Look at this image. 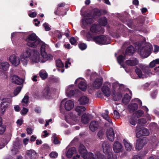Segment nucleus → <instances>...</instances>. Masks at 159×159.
<instances>
[{"label":"nucleus","mask_w":159,"mask_h":159,"mask_svg":"<svg viewBox=\"0 0 159 159\" xmlns=\"http://www.w3.org/2000/svg\"><path fill=\"white\" fill-rule=\"evenodd\" d=\"M102 147L103 152L107 155V159L99 152H96L94 154L91 152L88 153L85 146L83 144L80 145L78 152L84 159H113V154L110 151L108 142H104Z\"/></svg>","instance_id":"1"},{"label":"nucleus","mask_w":159,"mask_h":159,"mask_svg":"<svg viewBox=\"0 0 159 159\" xmlns=\"http://www.w3.org/2000/svg\"><path fill=\"white\" fill-rule=\"evenodd\" d=\"M48 49V45L45 43L42 44L41 47V56L39 52L36 50L34 51L32 56L30 57V59L33 62H45L48 60H51L52 57L50 54H48L46 52Z\"/></svg>","instance_id":"2"},{"label":"nucleus","mask_w":159,"mask_h":159,"mask_svg":"<svg viewBox=\"0 0 159 159\" xmlns=\"http://www.w3.org/2000/svg\"><path fill=\"white\" fill-rule=\"evenodd\" d=\"M86 108L85 107L82 106H78L75 107V111L77 113V115L76 116L74 113L70 112L66 116V120L69 124L70 125H74L78 122L80 120L79 116L85 111Z\"/></svg>","instance_id":"3"},{"label":"nucleus","mask_w":159,"mask_h":159,"mask_svg":"<svg viewBox=\"0 0 159 159\" xmlns=\"http://www.w3.org/2000/svg\"><path fill=\"white\" fill-rule=\"evenodd\" d=\"M101 14V10L98 8H94L93 10V15L91 16L90 14H88L82 19V23L85 27L88 24H90L93 22L92 18H96L99 17Z\"/></svg>","instance_id":"4"},{"label":"nucleus","mask_w":159,"mask_h":159,"mask_svg":"<svg viewBox=\"0 0 159 159\" xmlns=\"http://www.w3.org/2000/svg\"><path fill=\"white\" fill-rule=\"evenodd\" d=\"M112 86L114 99L116 101H118L122 97L121 89L124 87V86L123 84H119L118 82H116L113 83Z\"/></svg>","instance_id":"5"},{"label":"nucleus","mask_w":159,"mask_h":159,"mask_svg":"<svg viewBox=\"0 0 159 159\" xmlns=\"http://www.w3.org/2000/svg\"><path fill=\"white\" fill-rule=\"evenodd\" d=\"M142 70L139 68L136 67L135 69V73L140 78H146L151 76L152 74L151 72L150 68L148 66H143L142 68Z\"/></svg>","instance_id":"6"},{"label":"nucleus","mask_w":159,"mask_h":159,"mask_svg":"<svg viewBox=\"0 0 159 159\" xmlns=\"http://www.w3.org/2000/svg\"><path fill=\"white\" fill-rule=\"evenodd\" d=\"M27 46L32 48H36L40 43V41L35 34L30 35L26 39Z\"/></svg>","instance_id":"7"},{"label":"nucleus","mask_w":159,"mask_h":159,"mask_svg":"<svg viewBox=\"0 0 159 159\" xmlns=\"http://www.w3.org/2000/svg\"><path fill=\"white\" fill-rule=\"evenodd\" d=\"M152 48V47L151 44H147L139 50L140 56L144 57H148L151 53Z\"/></svg>","instance_id":"8"},{"label":"nucleus","mask_w":159,"mask_h":159,"mask_svg":"<svg viewBox=\"0 0 159 159\" xmlns=\"http://www.w3.org/2000/svg\"><path fill=\"white\" fill-rule=\"evenodd\" d=\"M93 40L97 44L102 45L109 44L110 39L108 37L102 35L94 37Z\"/></svg>","instance_id":"9"},{"label":"nucleus","mask_w":159,"mask_h":159,"mask_svg":"<svg viewBox=\"0 0 159 159\" xmlns=\"http://www.w3.org/2000/svg\"><path fill=\"white\" fill-rule=\"evenodd\" d=\"M74 101L70 100L66 101L64 99L61 102V106L60 107V111L62 113L61 107H64V108L67 111L71 110L74 107Z\"/></svg>","instance_id":"10"},{"label":"nucleus","mask_w":159,"mask_h":159,"mask_svg":"<svg viewBox=\"0 0 159 159\" xmlns=\"http://www.w3.org/2000/svg\"><path fill=\"white\" fill-rule=\"evenodd\" d=\"M143 113V111L139 110L134 113L132 116H128L129 121L130 123L132 125H135L136 123V118L141 116Z\"/></svg>","instance_id":"11"},{"label":"nucleus","mask_w":159,"mask_h":159,"mask_svg":"<svg viewBox=\"0 0 159 159\" xmlns=\"http://www.w3.org/2000/svg\"><path fill=\"white\" fill-rule=\"evenodd\" d=\"M134 101L137 103H130V104L128 106L129 110L130 111H134L137 109L138 104L140 105V106L142 105V102L139 99H134Z\"/></svg>","instance_id":"12"},{"label":"nucleus","mask_w":159,"mask_h":159,"mask_svg":"<svg viewBox=\"0 0 159 159\" xmlns=\"http://www.w3.org/2000/svg\"><path fill=\"white\" fill-rule=\"evenodd\" d=\"M113 150L115 152L118 153L121 152L123 146L121 143L117 141H116L113 144Z\"/></svg>","instance_id":"13"},{"label":"nucleus","mask_w":159,"mask_h":159,"mask_svg":"<svg viewBox=\"0 0 159 159\" xmlns=\"http://www.w3.org/2000/svg\"><path fill=\"white\" fill-rule=\"evenodd\" d=\"M9 60L10 62L14 65H18L20 64V58L17 57V56H16L15 55H12L10 56L9 58Z\"/></svg>","instance_id":"14"},{"label":"nucleus","mask_w":159,"mask_h":159,"mask_svg":"<svg viewBox=\"0 0 159 159\" xmlns=\"http://www.w3.org/2000/svg\"><path fill=\"white\" fill-rule=\"evenodd\" d=\"M107 137L108 139L111 141H113L115 137V134L112 128L108 129L106 132Z\"/></svg>","instance_id":"15"},{"label":"nucleus","mask_w":159,"mask_h":159,"mask_svg":"<svg viewBox=\"0 0 159 159\" xmlns=\"http://www.w3.org/2000/svg\"><path fill=\"white\" fill-rule=\"evenodd\" d=\"M32 50L30 48H26L20 55L23 58H28L30 57L32 54Z\"/></svg>","instance_id":"16"},{"label":"nucleus","mask_w":159,"mask_h":159,"mask_svg":"<svg viewBox=\"0 0 159 159\" xmlns=\"http://www.w3.org/2000/svg\"><path fill=\"white\" fill-rule=\"evenodd\" d=\"M80 80H82L81 78H79L77 79L75 82V83L76 84L77 82H80L78 85L80 89L83 91H84L87 89V84L85 83V82L82 81H80Z\"/></svg>","instance_id":"17"},{"label":"nucleus","mask_w":159,"mask_h":159,"mask_svg":"<svg viewBox=\"0 0 159 159\" xmlns=\"http://www.w3.org/2000/svg\"><path fill=\"white\" fill-rule=\"evenodd\" d=\"M145 139H137L136 145V149L139 151L142 149L144 145L145 144Z\"/></svg>","instance_id":"18"},{"label":"nucleus","mask_w":159,"mask_h":159,"mask_svg":"<svg viewBox=\"0 0 159 159\" xmlns=\"http://www.w3.org/2000/svg\"><path fill=\"white\" fill-rule=\"evenodd\" d=\"M149 134V132L148 129H143L137 132L136 134V135L137 137H139L141 136L148 135Z\"/></svg>","instance_id":"19"},{"label":"nucleus","mask_w":159,"mask_h":159,"mask_svg":"<svg viewBox=\"0 0 159 159\" xmlns=\"http://www.w3.org/2000/svg\"><path fill=\"white\" fill-rule=\"evenodd\" d=\"M99 127V124L98 122L93 121L91 122L89 125V129L91 131H95Z\"/></svg>","instance_id":"20"},{"label":"nucleus","mask_w":159,"mask_h":159,"mask_svg":"<svg viewBox=\"0 0 159 159\" xmlns=\"http://www.w3.org/2000/svg\"><path fill=\"white\" fill-rule=\"evenodd\" d=\"M101 29L100 25L93 24L90 27V31L93 33H97L100 32Z\"/></svg>","instance_id":"21"},{"label":"nucleus","mask_w":159,"mask_h":159,"mask_svg":"<svg viewBox=\"0 0 159 159\" xmlns=\"http://www.w3.org/2000/svg\"><path fill=\"white\" fill-rule=\"evenodd\" d=\"M9 66L10 64L7 61L0 60V68H1L2 70L7 71Z\"/></svg>","instance_id":"22"},{"label":"nucleus","mask_w":159,"mask_h":159,"mask_svg":"<svg viewBox=\"0 0 159 159\" xmlns=\"http://www.w3.org/2000/svg\"><path fill=\"white\" fill-rule=\"evenodd\" d=\"M78 101L80 104L86 105L89 103V99L86 96L83 95L80 98Z\"/></svg>","instance_id":"23"},{"label":"nucleus","mask_w":159,"mask_h":159,"mask_svg":"<svg viewBox=\"0 0 159 159\" xmlns=\"http://www.w3.org/2000/svg\"><path fill=\"white\" fill-rule=\"evenodd\" d=\"M26 154L27 156L31 159H35L37 156L36 152L33 150H27Z\"/></svg>","instance_id":"24"},{"label":"nucleus","mask_w":159,"mask_h":159,"mask_svg":"<svg viewBox=\"0 0 159 159\" xmlns=\"http://www.w3.org/2000/svg\"><path fill=\"white\" fill-rule=\"evenodd\" d=\"M73 87V85H70L67 88L66 90V93L68 97H70L74 95L75 92L72 89Z\"/></svg>","instance_id":"25"},{"label":"nucleus","mask_w":159,"mask_h":159,"mask_svg":"<svg viewBox=\"0 0 159 159\" xmlns=\"http://www.w3.org/2000/svg\"><path fill=\"white\" fill-rule=\"evenodd\" d=\"M76 152V149L73 147L69 148L66 152V156L67 157L71 158L73 154H75Z\"/></svg>","instance_id":"26"},{"label":"nucleus","mask_w":159,"mask_h":159,"mask_svg":"<svg viewBox=\"0 0 159 159\" xmlns=\"http://www.w3.org/2000/svg\"><path fill=\"white\" fill-rule=\"evenodd\" d=\"M102 78L96 79L93 84V87L96 89L99 88L101 87L102 84Z\"/></svg>","instance_id":"27"},{"label":"nucleus","mask_w":159,"mask_h":159,"mask_svg":"<svg viewBox=\"0 0 159 159\" xmlns=\"http://www.w3.org/2000/svg\"><path fill=\"white\" fill-rule=\"evenodd\" d=\"M12 80L13 83L18 84H20L23 82V79L19 78L16 75L13 76Z\"/></svg>","instance_id":"28"},{"label":"nucleus","mask_w":159,"mask_h":159,"mask_svg":"<svg viewBox=\"0 0 159 159\" xmlns=\"http://www.w3.org/2000/svg\"><path fill=\"white\" fill-rule=\"evenodd\" d=\"M102 91L106 97H108L111 94L110 89L108 86H104L102 89Z\"/></svg>","instance_id":"29"},{"label":"nucleus","mask_w":159,"mask_h":159,"mask_svg":"<svg viewBox=\"0 0 159 159\" xmlns=\"http://www.w3.org/2000/svg\"><path fill=\"white\" fill-rule=\"evenodd\" d=\"M90 120V115L88 114H84L82 115L81 118V121L84 124H87Z\"/></svg>","instance_id":"30"},{"label":"nucleus","mask_w":159,"mask_h":159,"mask_svg":"<svg viewBox=\"0 0 159 159\" xmlns=\"http://www.w3.org/2000/svg\"><path fill=\"white\" fill-rule=\"evenodd\" d=\"M123 143L126 150L128 151H131L132 148V145L131 144L129 141L126 139H124Z\"/></svg>","instance_id":"31"},{"label":"nucleus","mask_w":159,"mask_h":159,"mask_svg":"<svg viewBox=\"0 0 159 159\" xmlns=\"http://www.w3.org/2000/svg\"><path fill=\"white\" fill-rule=\"evenodd\" d=\"M138 63V59L136 58L129 59L126 61V64L131 66L137 65Z\"/></svg>","instance_id":"32"},{"label":"nucleus","mask_w":159,"mask_h":159,"mask_svg":"<svg viewBox=\"0 0 159 159\" xmlns=\"http://www.w3.org/2000/svg\"><path fill=\"white\" fill-rule=\"evenodd\" d=\"M102 116L107 121L109 122L110 124H111V123L112 122V120L109 117L108 111L107 110H106L105 113H102Z\"/></svg>","instance_id":"33"},{"label":"nucleus","mask_w":159,"mask_h":159,"mask_svg":"<svg viewBox=\"0 0 159 159\" xmlns=\"http://www.w3.org/2000/svg\"><path fill=\"white\" fill-rule=\"evenodd\" d=\"M134 48L133 46H130L127 48L125 53L128 55H130L131 54L134 53Z\"/></svg>","instance_id":"34"},{"label":"nucleus","mask_w":159,"mask_h":159,"mask_svg":"<svg viewBox=\"0 0 159 159\" xmlns=\"http://www.w3.org/2000/svg\"><path fill=\"white\" fill-rule=\"evenodd\" d=\"M43 97L46 98H48V96L50 95V92L49 88H46L44 89L42 92Z\"/></svg>","instance_id":"35"},{"label":"nucleus","mask_w":159,"mask_h":159,"mask_svg":"<svg viewBox=\"0 0 159 159\" xmlns=\"http://www.w3.org/2000/svg\"><path fill=\"white\" fill-rule=\"evenodd\" d=\"M9 105V103L4 100L1 103V107L2 111H4Z\"/></svg>","instance_id":"36"},{"label":"nucleus","mask_w":159,"mask_h":159,"mask_svg":"<svg viewBox=\"0 0 159 159\" xmlns=\"http://www.w3.org/2000/svg\"><path fill=\"white\" fill-rule=\"evenodd\" d=\"M131 99V97L127 93H126L124 95V97L122 99V102L125 104L128 103Z\"/></svg>","instance_id":"37"},{"label":"nucleus","mask_w":159,"mask_h":159,"mask_svg":"<svg viewBox=\"0 0 159 159\" xmlns=\"http://www.w3.org/2000/svg\"><path fill=\"white\" fill-rule=\"evenodd\" d=\"M125 59V57L121 55H120L117 58L118 63L120 64L121 66L124 68V66L123 64H122Z\"/></svg>","instance_id":"38"},{"label":"nucleus","mask_w":159,"mask_h":159,"mask_svg":"<svg viewBox=\"0 0 159 159\" xmlns=\"http://www.w3.org/2000/svg\"><path fill=\"white\" fill-rule=\"evenodd\" d=\"M39 74L40 77L43 79L47 78L48 75L45 70H40Z\"/></svg>","instance_id":"39"},{"label":"nucleus","mask_w":159,"mask_h":159,"mask_svg":"<svg viewBox=\"0 0 159 159\" xmlns=\"http://www.w3.org/2000/svg\"><path fill=\"white\" fill-rule=\"evenodd\" d=\"M99 23L102 25H106L107 24V21L106 17H103L99 20Z\"/></svg>","instance_id":"40"},{"label":"nucleus","mask_w":159,"mask_h":159,"mask_svg":"<svg viewBox=\"0 0 159 159\" xmlns=\"http://www.w3.org/2000/svg\"><path fill=\"white\" fill-rule=\"evenodd\" d=\"M152 141L153 143L152 144L153 147L155 148L158 145V139L156 135H154L153 137L152 138Z\"/></svg>","instance_id":"41"},{"label":"nucleus","mask_w":159,"mask_h":159,"mask_svg":"<svg viewBox=\"0 0 159 159\" xmlns=\"http://www.w3.org/2000/svg\"><path fill=\"white\" fill-rule=\"evenodd\" d=\"M159 64V59H157L152 61L149 65L150 67H153L155 65Z\"/></svg>","instance_id":"42"},{"label":"nucleus","mask_w":159,"mask_h":159,"mask_svg":"<svg viewBox=\"0 0 159 159\" xmlns=\"http://www.w3.org/2000/svg\"><path fill=\"white\" fill-rule=\"evenodd\" d=\"M146 120L144 118H141L139 120V124L137 126V129H138L140 125H143V124L146 123Z\"/></svg>","instance_id":"43"},{"label":"nucleus","mask_w":159,"mask_h":159,"mask_svg":"<svg viewBox=\"0 0 159 159\" xmlns=\"http://www.w3.org/2000/svg\"><path fill=\"white\" fill-rule=\"evenodd\" d=\"M52 138L53 143L55 144H58L59 143V141L57 139L56 136V134H52Z\"/></svg>","instance_id":"44"},{"label":"nucleus","mask_w":159,"mask_h":159,"mask_svg":"<svg viewBox=\"0 0 159 159\" xmlns=\"http://www.w3.org/2000/svg\"><path fill=\"white\" fill-rule=\"evenodd\" d=\"M56 66L58 67H62L64 66V65L60 59H58L56 61Z\"/></svg>","instance_id":"45"},{"label":"nucleus","mask_w":159,"mask_h":159,"mask_svg":"<svg viewBox=\"0 0 159 159\" xmlns=\"http://www.w3.org/2000/svg\"><path fill=\"white\" fill-rule=\"evenodd\" d=\"M21 62L24 66H26L28 64V61L26 58H23L20 57Z\"/></svg>","instance_id":"46"},{"label":"nucleus","mask_w":159,"mask_h":159,"mask_svg":"<svg viewBox=\"0 0 159 159\" xmlns=\"http://www.w3.org/2000/svg\"><path fill=\"white\" fill-rule=\"evenodd\" d=\"M79 48L81 50H84L87 48V44L84 43H81L78 44Z\"/></svg>","instance_id":"47"},{"label":"nucleus","mask_w":159,"mask_h":159,"mask_svg":"<svg viewBox=\"0 0 159 159\" xmlns=\"http://www.w3.org/2000/svg\"><path fill=\"white\" fill-rule=\"evenodd\" d=\"M43 26L45 29V30L47 31L50 30L51 27L48 23H45L43 24Z\"/></svg>","instance_id":"48"},{"label":"nucleus","mask_w":159,"mask_h":159,"mask_svg":"<svg viewBox=\"0 0 159 159\" xmlns=\"http://www.w3.org/2000/svg\"><path fill=\"white\" fill-rule=\"evenodd\" d=\"M21 87H20V86H18V87L16 88L14 92V95L16 96L18 95L19 93L21 91Z\"/></svg>","instance_id":"49"},{"label":"nucleus","mask_w":159,"mask_h":159,"mask_svg":"<svg viewBox=\"0 0 159 159\" xmlns=\"http://www.w3.org/2000/svg\"><path fill=\"white\" fill-rule=\"evenodd\" d=\"M70 43L72 45L76 44V43L77 42V40L76 39L74 38V37H72L70 38Z\"/></svg>","instance_id":"50"},{"label":"nucleus","mask_w":159,"mask_h":159,"mask_svg":"<svg viewBox=\"0 0 159 159\" xmlns=\"http://www.w3.org/2000/svg\"><path fill=\"white\" fill-rule=\"evenodd\" d=\"M58 154L55 152H52L49 154V156L51 157L54 158L58 156Z\"/></svg>","instance_id":"51"},{"label":"nucleus","mask_w":159,"mask_h":159,"mask_svg":"<svg viewBox=\"0 0 159 159\" xmlns=\"http://www.w3.org/2000/svg\"><path fill=\"white\" fill-rule=\"evenodd\" d=\"M29 101V97L27 95L25 96L22 102L23 103H28Z\"/></svg>","instance_id":"52"},{"label":"nucleus","mask_w":159,"mask_h":159,"mask_svg":"<svg viewBox=\"0 0 159 159\" xmlns=\"http://www.w3.org/2000/svg\"><path fill=\"white\" fill-rule=\"evenodd\" d=\"M114 116L115 118L118 119L120 117V114L116 110H114Z\"/></svg>","instance_id":"53"},{"label":"nucleus","mask_w":159,"mask_h":159,"mask_svg":"<svg viewBox=\"0 0 159 159\" xmlns=\"http://www.w3.org/2000/svg\"><path fill=\"white\" fill-rule=\"evenodd\" d=\"M49 135V134L48 133L47 130L44 131L42 134V137L45 138L47 137Z\"/></svg>","instance_id":"54"},{"label":"nucleus","mask_w":159,"mask_h":159,"mask_svg":"<svg viewBox=\"0 0 159 159\" xmlns=\"http://www.w3.org/2000/svg\"><path fill=\"white\" fill-rule=\"evenodd\" d=\"M11 152L13 154H16L19 152L18 149L13 147L11 149Z\"/></svg>","instance_id":"55"},{"label":"nucleus","mask_w":159,"mask_h":159,"mask_svg":"<svg viewBox=\"0 0 159 159\" xmlns=\"http://www.w3.org/2000/svg\"><path fill=\"white\" fill-rule=\"evenodd\" d=\"M28 15L30 17H36L37 13L36 12H33L30 13V12H29Z\"/></svg>","instance_id":"56"},{"label":"nucleus","mask_w":159,"mask_h":159,"mask_svg":"<svg viewBox=\"0 0 159 159\" xmlns=\"http://www.w3.org/2000/svg\"><path fill=\"white\" fill-rule=\"evenodd\" d=\"M28 110V109L25 108V107H23L22 110L21 111L22 114L23 115H25L27 114Z\"/></svg>","instance_id":"57"},{"label":"nucleus","mask_w":159,"mask_h":159,"mask_svg":"<svg viewBox=\"0 0 159 159\" xmlns=\"http://www.w3.org/2000/svg\"><path fill=\"white\" fill-rule=\"evenodd\" d=\"M104 133L102 131H100L98 134V136L100 139H101L103 137Z\"/></svg>","instance_id":"58"},{"label":"nucleus","mask_w":159,"mask_h":159,"mask_svg":"<svg viewBox=\"0 0 159 159\" xmlns=\"http://www.w3.org/2000/svg\"><path fill=\"white\" fill-rule=\"evenodd\" d=\"M5 130V128L3 125H0V134L3 133Z\"/></svg>","instance_id":"59"},{"label":"nucleus","mask_w":159,"mask_h":159,"mask_svg":"<svg viewBox=\"0 0 159 159\" xmlns=\"http://www.w3.org/2000/svg\"><path fill=\"white\" fill-rule=\"evenodd\" d=\"M70 58H68L67 59V61H66L65 67L66 68H67L69 67L68 64L70 65Z\"/></svg>","instance_id":"60"},{"label":"nucleus","mask_w":159,"mask_h":159,"mask_svg":"<svg viewBox=\"0 0 159 159\" xmlns=\"http://www.w3.org/2000/svg\"><path fill=\"white\" fill-rule=\"evenodd\" d=\"M18 33V32H14L12 33L11 35V39L12 41L13 40L14 37L16 36V35Z\"/></svg>","instance_id":"61"},{"label":"nucleus","mask_w":159,"mask_h":159,"mask_svg":"<svg viewBox=\"0 0 159 159\" xmlns=\"http://www.w3.org/2000/svg\"><path fill=\"white\" fill-rule=\"evenodd\" d=\"M132 159H142L141 157L137 155H135L133 157Z\"/></svg>","instance_id":"62"},{"label":"nucleus","mask_w":159,"mask_h":159,"mask_svg":"<svg viewBox=\"0 0 159 159\" xmlns=\"http://www.w3.org/2000/svg\"><path fill=\"white\" fill-rule=\"evenodd\" d=\"M159 50V47L158 46L155 45L154 52H157Z\"/></svg>","instance_id":"63"},{"label":"nucleus","mask_w":159,"mask_h":159,"mask_svg":"<svg viewBox=\"0 0 159 159\" xmlns=\"http://www.w3.org/2000/svg\"><path fill=\"white\" fill-rule=\"evenodd\" d=\"M27 133L29 134H31L33 132V130L31 128H27L26 129Z\"/></svg>","instance_id":"64"}]
</instances>
